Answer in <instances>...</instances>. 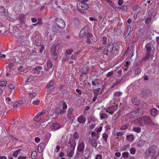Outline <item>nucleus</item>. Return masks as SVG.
<instances>
[{
  "mask_svg": "<svg viewBox=\"0 0 159 159\" xmlns=\"http://www.w3.org/2000/svg\"><path fill=\"white\" fill-rule=\"evenodd\" d=\"M146 50L148 52H150L151 50V48L149 46L148 44L146 45Z\"/></svg>",
  "mask_w": 159,
  "mask_h": 159,
  "instance_id": "nucleus-44",
  "label": "nucleus"
},
{
  "mask_svg": "<svg viewBox=\"0 0 159 159\" xmlns=\"http://www.w3.org/2000/svg\"><path fill=\"white\" fill-rule=\"evenodd\" d=\"M37 154L36 151H33L31 153V157L32 159H35L37 156Z\"/></svg>",
  "mask_w": 159,
  "mask_h": 159,
  "instance_id": "nucleus-27",
  "label": "nucleus"
},
{
  "mask_svg": "<svg viewBox=\"0 0 159 159\" xmlns=\"http://www.w3.org/2000/svg\"><path fill=\"white\" fill-rule=\"evenodd\" d=\"M107 40V38L106 37H103L102 39V40L101 42L103 45H105L106 44Z\"/></svg>",
  "mask_w": 159,
  "mask_h": 159,
  "instance_id": "nucleus-28",
  "label": "nucleus"
},
{
  "mask_svg": "<svg viewBox=\"0 0 159 159\" xmlns=\"http://www.w3.org/2000/svg\"><path fill=\"white\" fill-rule=\"evenodd\" d=\"M39 100H36V101H33L32 102V103L33 104L37 105L39 104Z\"/></svg>",
  "mask_w": 159,
  "mask_h": 159,
  "instance_id": "nucleus-49",
  "label": "nucleus"
},
{
  "mask_svg": "<svg viewBox=\"0 0 159 159\" xmlns=\"http://www.w3.org/2000/svg\"><path fill=\"white\" fill-rule=\"evenodd\" d=\"M77 7V8L80 11H82L83 10H81L80 9H81V7H83V5L80 3H78L76 5Z\"/></svg>",
  "mask_w": 159,
  "mask_h": 159,
  "instance_id": "nucleus-23",
  "label": "nucleus"
},
{
  "mask_svg": "<svg viewBox=\"0 0 159 159\" xmlns=\"http://www.w3.org/2000/svg\"><path fill=\"white\" fill-rule=\"evenodd\" d=\"M46 144L43 143H40V150L42 149L43 151L45 147Z\"/></svg>",
  "mask_w": 159,
  "mask_h": 159,
  "instance_id": "nucleus-36",
  "label": "nucleus"
},
{
  "mask_svg": "<svg viewBox=\"0 0 159 159\" xmlns=\"http://www.w3.org/2000/svg\"><path fill=\"white\" fill-rule=\"evenodd\" d=\"M113 71L109 72L107 74L106 76L107 77H108L111 76L113 75Z\"/></svg>",
  "mask_w": 159,
  "mask_h": 159,
  "instance_id": "nucleus-52",
  "label": "nucleus"
},
{
  "mask_svg": "<svg viewBox=\"0 0 159 159\" xmlns=\"http://www.w3.org/2000/svg\"><path fill=\"white\" fill-rule=\"evenodd\" d=\"M102 126H101L99 128H98L96 129V132H100L102 131Z\"/></svg>",
  "mask_w": 159,
  "mask_h": 159,
  "instance_id": "nucleus-55",
  "label": "nucleus"
},
{
  "mask_svg": "<svg viewBox=\"0 0 159 159\" xmlns=\"http://www.w3.org/2000/svg\"><path fill=\"white\" fill-rule=\"evenodd\" d=\"M123 134V132H119L117 133L116 135L117 136H120Z\"/></svg>",
  "mask_w": 159,
  "mask_h": 159,
  "instance_id": "nucleus-60",
  "label": "nucleus"
},
{
  "mask_svg": "<svg viewBox=\"0 0 159 159\" xmlns=\"http://www.w3.org/2000/svg\"><path fill=\"white\" fill-rule=\"evenodd\" d=\"M34 120L35 121L38 122V123L36 124V126L37 128H39V125H37L39 124V122L40 121V114L39 113H38L34 117Z\"/></svg>",
  "mask_w": 159,
  "mask_h": 159,
  "instance_id": "nucleus-11",
  "label": "nucleus"
},
{
  "mask_svg": "<svg viewBox=\"0 0 159 159\" xmlns=\"http://www.w3.org/2000/svg\"><path fill=\"white\" fill-rule=\"evenodd\" d=\"M130 153L132 155H134L135 153L136 150L134 148H132L130 150Z\"/></svg>",
  "mask_w": 159,
  "mask_h": 159,
  "instance_id": "nucleus-32",
  "label": "nucleus"
},
{
  "mask_svg": "<svg viewBox=\"0 0 159 159\" xmlns=\"http://www.w3.org/2000/svg\"><path fill=\"white\" fill-rule=\"evenodd\" d=\"M26 158V157L23 156H19L18 157V159H25Z\"/></svg>",
  "mask_w": 159,
  "mask_h": 159,
  "instance_id": "nucleus-62",
  "label": "nucleus"
},
{
  "mask_svg": "<svg viewBox=\"0 0 159 159\" xmlns=\"http://www.w3.org/2000/svg\"><path fill=\"white\" fill-rule=\"evenodd\" d=\"M14 63L11 62L9 63L7 66L10 69L14 66Z\"/></svg>",
  "mask_w": 159,
  "mask_h": 159,
  "instance_id": "nucleus-43",
  "label": "nucleus"
},
{
  "mask_svg": "<svg viewBox=\"0 0 159 159\" xmlns=\"http://www.w3.org/2000/svg\"><path fill=\"white\" fill-rule=\"evenodd\" d=\"M123 0H119L118 2V5L120 6H121L123 3Z\"/></svg>",
  "mask_w": 159,
  "mask_h": 159,
  "instance_id": "nucleus-57",
  "label": "nucleus"
},
{
  "mask_svg": "<svg viewBox=\"0 0 159 159\" xmlns=\"http://www.w3.org/2000/svg\"><path fill=\"white\" fill-rule=\"evenodd\" d=\"M35 141L36 143H38L40 141V139L38 137H36L35 138Z\"/></svg>",
  "mask_w": 159,
  "mask_h": 159,
  "instance_id": "nucleus-63",
  "label": "nucleus"
},
{
  "mask_svg": "<svg viewBox=\"0 0 159 159\" xmlns=\"http://www.w3.org/2000/svg\"><path fill=\"white\" fill-rule=\"evenodd\" d=\"M116 45H117L116 43H111L108 44L106 48L104 50V53L106 55L108 54L109 52L112 51L114 46H115Z\"/></svg>",
  "mask_w": 159,
  "mask_h": 159,
  "instance_id": "nucleus-3",
  "label": "nucleus"
},
{
  "mask_svg": "<svg viewBox=\"0 0 159 159\" xmlns=\"http://www.w3.org/2000/svg\"><path fill=\"white\" fill-rule=\"evenodd\" d=\"M56 49L55 47L54 49L52 51V57L53 59L55 60H56L58 56L57 54L56 53Z\"/></svg>",
  "mask_w": 159,
  "mask_h": 159,
  "instance_id": "nucleus-13",
  "label": "nucleus"
},
{
  "mask_svg": "<svg viewBox=\"0 0 159 159\" xmlns=\"http://www.w3.org/2000/svg\"><path fill=\"white\" fill-rule=\"evenodd\" d=\"M129 153L128 152H124L122 154L123 157L125 158H127L128 157Z\"/></svg>",
  "mask_w": 159,
  "mask_h": 159,
  "instance_id": "nucleus-34",
  "label": "nucleus"
},
{
  "mask_svg": "<svg viewBox=\"0 0 159 159\" xmlns=\"http://www.w3.org/2000/svg\"><path fill=\"white\" fill-rule=\"evenodd\" d=\"M132 103L135 105H138L139 103V100L136 98H133L131 100Z\"/></svg>",
  "mask_w": 159,
  "mask_h": 159,
  "instance_id": "nucleus-21",
  "label": "nucleus"
},
{
  "mask_svg": "<svg viewBox=\"0 0 159 159\" xmlns=\"http://www.w3.org/2000/svg\"><path fill=\"white\" fill-rule=\"evenodd\" d=\"M130 147V145H127L125 146L124 147L122 148H121V151H125L127 148H129Z\"/></svg>",
  "mask_w": 159,
  "mask_h": 159,
  "instance_id": "nucleus-42",
  "label": "nucleus"
},
{
  "mask_svg": "<svg viewBox=\"0 0 159 159\" xmlns=\"http://www.w3.org/2000/svg\"><path fill=\"white\" fill-rule=\"evenodd\" d=\"M74 138L75 139H77L79 138V136L78 134L77 133H75L73 135Z\"/></svg>",
  "mask_w": 159,
  "mask_h": 159,
  "instance_id": "nucleus-47",
  "label": "nucleus"
},
{
  "mask_svg": "<svg viewBox=\"0 0 159 159\" xmlns=\"http://www.w3.org/2000/svg\"><path fill=\"white\" fill-rule=\"evenodd\" d=\"M33 81V78L31 77L29 78L27 80H25L26 82H30Z\"/></svg>",
  "mask_w": 159,
  "mask_h": 159,
  "instance_id": "nucleus-56",
  "label": "nucleus"
},
{
  "mask_svg": "<svg viewBox=\"0 0 159 159\" xmlns=\"http://www.w3.org/2000/svg\"><path fill=\"white\" fill-rule=\"evenodd\" d=\"M158 149L157 146L151 145L145 152V154L148 157H150L156 159L158 156Z\"/></svg>",
  "mask_w": 159,
  "mask_h": 159,
  "instance_id": "nucleus-1",
  "label": "nucleus"
},
{
  "mask_svg": "<svg viewBox=\"0 0 159 159\" xmlns=\"http://www.w3.org/2000/svg\"><path fill=\"white\" fill-rule=\"evenodd\" d=\"M57 26L61 29H64L65 27V24L64 21L61 19H58L56 22Z\"/></svg>",
  "mask_w": 159,
  "mask_h": 159,
  "instance_id": "nucleus-4",
  "label": "nucleus"
},
{
  "mask_svg": "<svg viewBox=\"0 0 159 159\" xmlns=\"http://www.w3.org/2000/svg\"><path fill=\"white\" fill-rule=\"evenodd\" d=\"M122 94V93L120 92H116L115 93L114 95L117 96H119Z\"/></svg>",
  "mask_w": 159,
  "mask_h": 159,
  "instance_id": "nucleus-50",
  "label": "nucleus"
},
{
  "mask_svg": "<svg viewBox=\"0 0 159 159\" xmlns=\"http://www.w3.org/2000/svg\"><path fill=\"white\" fill-rule=\"evenodd\" d=\"M91 144H92V146L94 147H96L98 145V143H97V142L95 139L92 140L91 141Z\"/></svg>",
  "mask_w": 159,
  "mask_h": 159,
  "instance_id": "nucleus-26",
  "label": "nucleus"
},
{
  "mask_svg": "<svg viewBox=\"0 0 159 159\" xmlns=\"http://www.w3.org/2000/svg\"><path fill=\"white\" fill-rule=\"evenodd\" d=\"M80 53V52H78L75 53L74 55L72 56V58L73 59H75V57L77 56Z\"/></svg>",
  "mask_w": 159,
  "mask_h": 159,
  "instance_id": "nucleus-54",
  "label": "nucleus"
},
{
  "mask_svg": "<svg viewBox=\"0 0 159 159\" xmlns=\"http://www.w3.org/2000/svg\"><path fill=\"white\" fill-rule=\"evenodd\" d=\"M31 21L33 23L36 22L37 21V19L34 18H31Z\"/></svg>",
  "mask_w": 159,
  "mask_h": 159,
  "instance_id": "nucleus-64",
  "label": "nucleus"
},
{
  "mask_svg": "<svg viewBox=\"0 0 159 159\" xmlns=\"http://www.w3.org/2000/svg\"><path fill=\"white\" fill-rule=\"evenodd\" d=\"M95 159H102V156L101 155H97L95 157Z\"/></svg>",
  "mask_w": 159,
  "mask_h": 159,
  "instance_id": "nucleus-51",
  "label": "nucleus"
},
{
  "mask_svg": "<svg viewBox=\"0 0 159 159\" xmlns=\"http://www.w3.org/2000/svg\"><path fill=\"white\" fill-rule=\"evenodd\" d=\"M149 120L150 117L149 116H145L134 120V124H138L140 125L143 126L146 124L148 121Z\"/></svg>",
  "mask_w": 159,
  "mask_h": 159,
  "instance_id": "nucleus-2",
  "label": "nucleus"
},
{
  "mask_svg": "<svg viewBox=\"0 0 159 159\" xmlns=\"http://www.w3.org/2000/svg\"><path fill=\"white\" fill-rule=\"evenodd\" d=\"M61 127V126L59 124L56 123L52 124L50 128L54 130H56L59 129Z\"/></svg>",
  "mask_w": 159,
  "mask_h": 159,
  "instance_id": "nucleus-8",
  "label": "nucleus"
},
{
  "mask_svg": "<svg viewBox=\"0 0 159 159\" xmlns=\"http://www.w3.org/2000/svg\"><path fill=\"white\" fill-rule=\"evenodd\" d=\"M83 7H81V9H80L81 10H83V11L89 8V6L86 3H83Z\"/></svg>",
  "mask_w": 159,
  "mask_h": 159,
  "instance_id": "nucleus-25",
  "label": "nucleus"
},
{
  "mask_svg": "<svg viewBox=\"0 0 159 159\" xmlns=\"http://www.w3.org/2000/svg\"><path fill=\"white\" fill-rule=\"evenodd\" d=\"M73 50L72 49H69L67 50L66 51V53L68 55H70L71 54L72 52H73Z\"/></svg>",
  "mask_w": 159,
  "mask_h": 159,
  "instance_id": "nucleus-33",
  "label": "nucleus"
},
{
  "mask_svg": "<svg viewBox=\"0 0 159 159\" xmlns=\"http://www.w3.org/2000/svg\"><path fill=\"white\" fill-rule=\"evenodd\" d=\"M141 71V70L140 68L137 69L135 72V73L136 75H138L140 74Z\"/></svg>",
  "mask_w": 159,
  "mask_h": 159,
  "instance_id": "nucleus-41",
  "label": "nucleus"
},
{
  "mask_svg": "<svg viewBox=\"0 0 159 159\" xmlns=\"http://www.w3.org/2000/svg\"><path fill=\"white\" fill-rule=\"evenodd\" d=\"M117 105H114L107 108L106 110L107 112L111 114L117 109Z\"/></svg>",
  "mask_w": 159,
  "mask_h": 159,
  "instance_id": "nucleus-5",
  "label": "nucleus"
},
{
  "mask_svg": "<svg viewBox=\"0 0 159 159\" xmlns=\"http://www.w3.org/2000/svg\"><path fill=\"white\" fill-rule=\"evenodd\" d=\"M5 30V27L4 26H0V33H3V30Z\"/></svg>",
  "mask_w": 159,
  "mask_h": 159,
  "instance_id": "nucleus-48",
  "label": "nucleus"
},
{
  "mask_svg": "<svg viewBox=\"0 0 159 159\" xmlns=\"http://www.w3.org/2000/svg\"><path fill=\"white\" fill-rule=\"evenodd\" d=\"M86 119L83 116H79L77 119L78 121L81 124H84L86 121Z\"/></svg>",
  "mask_w": 159,
  "mask_h": 159,
  "instance_id": "nucleus-9",
  "label": "nucleus"
},
{
  "mask_svg": "<svg viewBox=\"0 0 159 159\" xmlns=\"http://www.w3.org/2000/svg\"><path fill=\"white\" fill-rule=\"evenodd\" d=\"M54 83L53 81H51L49 84H48L47 85L46 87L48 88H52V89H53L54 88Z\"/></svg>",
  "mask_w": 159,
  "mask_h": 159,
  "instance_id": "nucleus-22",
  "label": "nucleus"
},
{
  "mask_svg": "<svg viewBox=\"0 0 159 159\" xmlns=\"http://www.w3.org/2000/svg\"><path fill=\"white\" fill-rule=\"evenodd\" d=\"M150 56V54L149 53H147L144 58V60L148 59Z\"/></svg>",
  "mask_w": 159,
  "mask_h": 159,
  "instance_id": "nucleus-53",
  "label": "nucleus"
},
{
  "mask_svg": "<svg viewBox=\"0 0 159 159\" xmlns=\"http://www.w3.org/2000/svg\"><path fill=\"white\" fill-rule=\"evenodd\" d=\"M73 151L72 150H71L69 152V154L68 155L69 156L71 157L73 156Z\"/></svg>",
  "mask_w": 159,
  "mask_h": 159,
  "instance_id": "nucleus-58",
  "label": "nucleus"
},
{
  "mask_svg": "<svg viewBox=\"0 0 159 159\" xmlns=\"http://www.w3.org/2000/svg\"><path fill=\"white\" fill-rule=\"evenodd\" d=\"M108 135L106 133H103L102 135V138L106 142L107 141V139L108 138Z\"/></svg>",
  "mask_w": 159,
  "mask_h": 159,
  "instance_id": "nucleus-37",
  "label": "nucleus"
},
{
  "mask_svg": "<svg viewBox=\"0 0 159 159\" xmlns=\"http://www.w3.org/2000/svg\"><path fill=\"white\" fill-rule=\"evenodd\" d=\"M128 124H126L125 125V126H123L121 128V129H126L128 127Z\"/></svg>",
  "mask_w": 159,
  "mask_h": 159,
  "instance_id": "nucleus-59",
  "label": "nucleus"
},
{
  "mask_svg": "<svg viewBox=\"0 0 159 159\" xmlns=\"http://www.w3.org/2000/svg\"><path fill=\"white\" fill-rule=\"evenodd\" d=\"M81 71L84 74H87L88 72V67L84 66L81 70Z\"/></svg>",
  "mask_w": 159,
  "mask_h": 159,
  "instance_id": "nucleus-19",
  "label": "nucleus"
},
{
  "mask_svg": "<svg viewBox=\"0 0 159 159\" xmlns=\"http://www.w3.org/2000/svg\"><path fill=\"white\" fill-rule=\"evenodd\" d=\"M150 112L152 115L153 116H155L157 114V110L156 108L152 109Z\"/></svg>",
  "mask_w": 159,
  "mask_h": 159,
  "instance_id": "nucleus-15",
  "label": "nucleus"
},
{
  "mask_svg": "<svg viewBox=\"0 0 159 159\" xmlns=\"http://www.w3.org/2000/svg\"><path fill=\"white\" fill-rule=\"evenodd\" d=\"M107 3L109 4V5L112 7H113L114 6V4L111 1H109L108 0H107Z\"/></svg>",
  "mask_w": 159,
  "mask_h": 159,
  "instance_id": "nucleus-45",
  "label": "nucleus"
},
{
  "mask_svg": "<svg viewBox=\"0 0 159 159\" xmlns=\"http://www.w3.org/2000/svg\"><path fill=\"white\" fill-rule=\"evenodd\" d=\"M0 15L2 16H6L5 9L2 6L0 7Z\"/></svg>",
  "mask_w": 159,
  "mask_h": 159,
  "instance_id": "nucleus-14",
  "label": "nucleus"
},
{
  "mask_svg": "<svg viewBox=\"0 0 159 159\" xmlns=\"http://www.w3.org/2000/svg\"><path fill=\"white\" fill-rule=\"evenodd\" d=\"M100 119L102 120L107 118V116L106 113H104L103 111H101L100 113Z\"/></svg>",
  "mask_w": 159,
  "mask_h": 159,
  "instance_id": "nucleus-16",
  "label": "nucleus"
},
{
  "mask_svg": "<svg viewBox=\"0 0 159 159\" xmlns=\"http://www.w3.org/2000/svg\"><path fill=\"white\" fill-rule=\"evenodd\" d=\"M151 18H152V16L151 15L149 16L148 17H147L145 21V22L146 24H149L150 23L151 21Z\"/></svg>",
  "mask_w": 159,
  "mask_h": 159,
  "instance_id": "nucleus-24",
  "label": "nucleus"
},
{
  "mask_svg": "<svg viewBox=\"0 0 159 159\" xmlns=\"http://www.w3.org/2000/svg\"><path fill=\"white\" fill-rule=\"evenodd\" d=\"M20 151H21V149H18V150H16V151L13 154V155H12L13 156L15 157H17V156L18 155V153Z\"/></svg>",
  "mask_w": 159,
  "mask_h": 159,
  "instance_id": "nucleus-31",
  "label": "nucleus"
},
{
  "mask_svg": "<svg viewBox=\"0 0 159 159\" xmlns=\"http://www.w3.org/2000/svg\"><path fill=\"white\" fill-rule=\"evenodd\" d=\"M115 155L116 157H119L121 156V153L120 152H116L115 153Z\"/></svg>",
  "mask_w": 159,
  "mask_h": 159,
  "instance_id": "nucleus-61",
  "label": "nucleus"
},
{
  "mask_svg": "<svg viewBox=\"0 0 159 159\" xmlns=\"http://www.w3.org/2000/svg\"><path fill=\"white\" fill-rule=\"evenodd\" d=\"M7 84V81H1L0 82V86H4L6 85Z\"/></svg>",
  "mask_w": 159,
  "mask_h": 159,
  "instance_id": "nucleus-40",
  "label": "nucleus"
},
{
  "mask_svg": "<svg viewBox=\"0 0 159 159\" xmlns=\"http://www.w3.org/2000/svg\"><path fill=\"white\" fill-rule=\"evenodd\" d=\"M8 87L11 89H14L15 88V85L13 84H10L8 85Z\"/></svg>",
  "mask_w": 159,
  "mask_h": 159,
  "instance_id": "nucleus-39",
  "label": "nucleus"
},
{
  "mask_svg": "<svg viewBox=\"0 0 159 159\" xmlns=\"http://www.w3.org/2000/svg\"><path fill=\"white\" fill-rule=\"evenodd\" d=\"M29 94L30 97L31 98H34L36 96V94L35 93H29Z\"/></svg>",
  "mask_w": 159,
  "mask_h": 159,
  "instance_id": "nucleus-35",
  "label": "nucleus"
},
{
  "mask_svg": "<svg viewBox=\"0 0 159 159\" xmlns=\"http://www.w3.org/2000/svg\"><path fill=\"white\" fill-rule=\"evenodd\" d=\"M84 143L83 142L81 143L78 147L77 149L79 151L81 152L84 150Z\"/></svg>",
  "mask_w": 159,
  "mask_h": 159,
  "instance_id": "nucleus-12",
  "label": "nucleus"
},
{
  "mask_svg": "<svg viewBox=\"0 0 159 159\" xmlns=\"http://www.w3.org/2000/svg\"><path fill=\"white\" fill-rule=\"evenodd\" d=\"M87 31L86 27L83 28L80 33L79 37L80 38H82L84 36L86 35L87 33Z\"/></svg>",
  "mask_w": 159,
  "mask_h": 159,
  "instance_id": "nucleus-7",
  "label": "nucleus"
},
{
  "mask_svg": "<svg viewBox=\"0 0 159 159\" xmlns=\"http://www.w3.org/2000/svg\"><path fill=\"white\" fill-rule=\"evenodd\" d=\"M140 110L139 109H136L134 111H132L128 114V116L130 118H132L138 115L139 113Z\"/></svg>",
  "mask_w": 159,
  "mask_h": 159,
  "instance_id": "nucleus-6",
  "label": "nucleus"
},
{
  "mask_svg": "<svg viewBox=\"0 0 159 159\" xmlns=\"http://www.w3.org/2000/svg\"><path fill=\"white\" fill-rule=\"evenodd\" d=\"M134 131L139 133L141 131V129L139 127H135L133 129Z\"/></svg>",
  "mask_w": 159,
  "mask_h": 159,
  "instance_id": "nucleus-30",
  "label": "nucleus"
},
{
  "mask_svg": "<svg viewBox=\"0 0 159 159\" xmlns=\"http://www.w3.org/2000/svg\"><path fill=\"white\" fill-rule=\"evenodd\" d=\"M59 105L61 107H62L63 109H66L67 108V105L65 102L63 101H61L59 103Z\"/></svg>",
  "mask_w": 159,
  "mask_h": 159,
  "instance_id": "nucleus-17",
  "label": "nucleus"
},
{
  "mask_svg": "<svg viewBox=\"0 0 159 159\" xmlns=\"http://www.w3.org/2000/svg\"><path fill=\"white\" fill-rule=\"evenodd\" d=\"M126 139L129 142H132L134 139V136L131 134L127 136Z\"/></svg>",
  "mask_w": 159,
  "mask_h": 159,
  "instance_id": "nucleus-18",
  "label": "nucleus"
},
{
  "mask_svg": "<svg viewBox=\"0 0 159 159\" xmlns=\"http://www.w3.org/2000/svg\"><path fill=\"white\" fill-rule=\"evenodd\" d=\"M143 142L142 141H139L137 144V145L139 147L142 146L143 145Z\"/></svg>",
  "mask_w": 159,
  "mask_h": 159,
  "instance_id": "nucleus-46",
  "label": "nucleus"
},
{
  "mask_svg": "<svg viewBox=\"0 0 159 159\" xmlns=\"http://www.w3.org/2000/svg\"><path fill=\"white\" fill-rule=\"evenodd\" d=\"M40 66L36 67L34 70V74L35 75H39V74Z\"/></svg>",
  "mask_w": 159,
  "mask_h": 159,
  "instance_id": "nucleus-20",
  "label": "nucleus"
},
{
  "mask_svg": "<svg viewBox=\"0 0 159 159\" xmlns=\"http://www.w3.org/2000/svg\"><path fill=\"white\" fill-rule=\"evenodd\" d=\"M23 101L22 100H20L18 102H16L14 103L13 104V107L17 108L20 107L21 105L23 104Z\"/></svg>",
  "mask_w": 159,
  "mask_h": 159,
  "instance_id": "nucleus-10",
  "label": "nucleus"
},
{
  "mask_svg": "<svg viewBox=\"0 0 159 159\" xmlns=\"http://www.w3.org/2000/svg\"><path fill=\"white\" fill-rule=\"evenodd\" d=\"M47 66L50 69L52 67V64L51 61H48L47 62Z\"/></svg>",
  "mask_w": 159,
  "mask_h": 159,
  "instance_id": "nucleus-29",
  "label": "nucleus"
},
{
  "mask_svg": "<svg viewBox=\"0 0 159 159\" xmlns=\"http://www.w3.org/2000/svg\"><path fill=\"white\" fill-rule=\"evenodd\" d=\"M119 9L121 10H123L125 11H127V7L126 5H123L122 7H118Z\"/></svg>",
  "mask_w": 159,
  "mask_h": 159,
  "instance_id": "nucleus-38",
  "label": "nucleus"
}]
</instances>
